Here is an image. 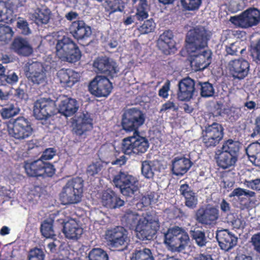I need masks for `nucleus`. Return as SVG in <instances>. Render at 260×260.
Segmentation results:
<instances>
[{
    "label": "nucleus",
    "instance_id": "nucleus-1",
    "mask_svg": "<svg viewBox=\"0 0 260 260\" xmlns=\"http://www.w3.org/2000/svg\"><path fill=\"white\" fill-rule=\"evenodd\" d=\"M240 144L231 139L222 144L220 149L215 151V159L218 167L226 170H232L236 165L240 153Z\"/></svg>",
    "mask_w": 260,
    "mask_h": 260
},
{
    "label": "nucleus",
    "instance_id": "nucleus-2",
    "mask_svg": "<svg viewBox=\"0 0 260 260\" xmlns=\"http://www.w3.org/2000/svg\"><path fill=\"white\" fill-rule=\"evenodd\" d=\"M84 180L76 177L69 180L62 187L59 199L63 205L77 204L81 201L83 193Z\"/></svg>",
    "mask_w": 260,
    "mask_h": 260
},
{
    "label": "nucleus",
    "instance_id": "nucleus-3",
    "mask_svg": "<svg viewBox=\"0 0 260 260\" xmlns=\"http://www.w3.org/2000/svg\"><path fill=\"white\" fill-rule=\"evenodd\" d=\"M56 54L62 60L70 63L79 61L81 52L77 45L70 38L64 36L56 45Z\"/></svg>",
    "mask_w": 260,
    "mask_h": 260
},
{
    "label": "nucleus",
    "instance_id": "nucleus-4",
    "mask_svg": "<svg viewBox=\"0 0 260 260\" xmlns=\"http://www.w3.org/2000/svg\"><path fill=\"white\" fill-rule=\"evenodd\" d=\"M210 39L209 32L204 27H196L187 33L185 42L188 52L194 53L208 46Z\"/></svg>",
    "mask_w": 260,
    "mask_h": 260
},
{
    "label": "nucleus",
    "instance_id": "nucleus-5",
    "mask_svg": "<svg viewBox=\"0 0 260 260\" xmlns=\"http://www.w3.org/2000/svg\"><path fill=\"white\" fill-rule=\"evenodd\" d=\"M188 234L182 228L175 226L169 229L165 234L164 242L173 252L183 251L189 241Z\"/></svg>",
    "mask_w": 260,
    "mask_h": 260
},
{
    "label": "nucleus",
    "instance_id": "nucleus-6",
    "mask_svg": "<svg viewBox=\"0 0 260 260\" xmlns=\"http://www.w3.org/2000/svg\"><path fill=\"white\" fill-rule=\"evenodd\" d=\"M24 168L28 176L36 178L52 177L56 172L52 164L42 161L40 158L30 162L25 161Z\"/></svg>",
    "mask_w": 260,
    "mask_h": 260
},
{
    "label": "nucleus",
    "instance_id": "nucleus-7",
    "mask_svg": "<svg viewBox=\"0 0 260 260\" xmlns=\"http://www.w3.org/2000/svg\"><path fill=\"white\" fill-rule=\"evenodd\" d=\"M145 116L142 111L135 108L127 110L122 116L121 126L126 132L138 134V129L145 122Z\"/></svg>",
    "mask_w": 260,
    "mask_h": 260
},
{
    "label": "nucleus",
    "instance_id": "nucleus-8",
    "mask_svg": "<svg viewBox=\"0 0 260 260\" xmlns=\"http://www.w3.org/2000/svg\"><path fill=\"white\" fill-rule=\"evenodd\" d=\"M230 21L237 27L251 28L260 23V10L255 8H249L238 15L231 16Z\"/></svg>",
    "mask_w": 260,
    "mask_h": 260
},
{
    "label": "nucleus",
    "instance_id": "nucleus-9",
    "mask_svg": "<svg viewBox=\"0 0 260 260\" xmlns=\"http://www.w3.org/2000/svg\"><path fill=\"white\" fill-rule=\"evenodd\" d=\"M113 182L125 196L131 197L138 189L139 181L137 178L124 172L120 171L115 175Z\"/></svg>",
    "mask_w": 260,
    "mask_h": 260
},
{
    "label": "nucleus",
    "instance_id": "nucleus-10",
    "mask_svg": "<svg viewBox=\"0 0 260 260\" xmlns=\"http://www.w3.org/2000/svg\"><path fill=\"white\" fill-rule=\"evenodd\" d=\"M149 142L145 138L136 136L124 138L122 142L121 150L125 154H141L145 153L149 147Z\"/></svg>",
    "mask_w": 260,
    "mask_h": 260
},
{
    "label": "nucleus",
    "instance_id": "nucleus-11",
    "mask_svg": "<svg viewBox=\"0 0 260 260\" xmlns=\"http://www.w3.org/2000/svg\"><path fill=\"white\" fill-rule=\"evenodd\" d=\"M219 217L218 208L209 205L199 208L194 215V218L198 223L209 228L213 227L217 224Z\"/></svg>",
    "mask_w": 260,
    "mask_h": 260
},
{
    "label": "nucleus",
    "instance_id": "nucleus-12",
    "mask_svg": "<svg viewBox=\"0 0 260 260\" xmlns=\"http://www.w3.org/2000/svg\"><path fill=\"white\" fill-rule=\"evenodd\" d=\"M159 228L158 221L147 214L139 219L136 231L139 239L150 240L153 238Z\"/></svg>",
    "mask_w": 260,
    "mask_h": 260
},
{
    "label": "nucleus",
    "instance_id": "nucleus-13",
    "mask_svg": "<svg viewBox=\"0 0 260 260\" xmlns=\"http://www.w3.org/2000/svg\"><path fill=\"white\" fill-rule=\"evenodd\" d=\"M33 131L30 121L23 116H19L13 121L12 127L9 129V134L14 139L21 141L30 137Z\"/></svg>",
    "mask_w": 260,
    "mask_h": 260
},
{
    "label": "nucleus",
    "instance_id": "nucleus-14",
    "mask_svg": "<svg viewBox=\"0 0 260 260\" xmlns=\"http://www.w3.org/2000/svg\"><path fill=\"white\" fill-rule=\"evenodd\" d=\"M55 102L50 99L41 98L35 103L34 114L39 120L46 119L57 112Z\"/></svg>",
    "mask_w": 260,
    "mask_h": 260
},
{
    "label": "nucleus",
    "instance_id": "nucleus-15",
    "mask_svg": "<svg viewBox=\"0 0 260 260\" xmlns=\"http://www.w3.org/2000/svg\"><path fill=\"white\" fill-rule=\"evenodd\" d=\"M112 89L110 80L105 77L97 76L90 83L88 90L92 95L96 97H107Z\"/></svg>",
    "mask_w": 260,
    "mask_h": 260
},
{
    "label": "nucleus",
    "instance_id": "nucleus-16",
    "mask_svg": "<svg viewBox=\"0 0 260 260\" xmlns=\"http://www.w3.org/2000/svg\"><path fill=\"white\" fill-rule=\"evenodd\" d=\"M126 231L123 227L117 226L107 230L105 239L112 247L118 248L126 246L127 238Z\"/></svg>",
    "mask_w": 260,
    "mask_h": 260
},
{
    "label": "nucleus",
    "instance_id": "nucleus-17",
    "mask_svg": "<svg viewBox=\"0 0 260 260\" xmlns=\"http://www.w3.org/2000/svg\"><path fill=\"white\" fill-rule=\"evenodd\" d=\"M250 65L248 61L242 58L233 59L228 63L230 74L234 79L242 80L245 78L249 71Z\"/></svg>",
    "mask_w": 260,
    "mask_h": 260
},
{
    "label": "nucleus",
    "instance_id": "nucleus-18",
    "mask_svg": "<svg viewBox=\"0 0 260 260\" xmlns=\"http://www.w3.org/2000/svg\"><path fill=\"white\" fill-rule=\"evenodd\" d=\"M177 98L180 101H188L195 91V81L189 77L181 79L178 84Z\"/></svg>",
    "mask_w": 260,
    "mask_h": 260
},
{
    "label": "nucleus",
    "instance_id": "nucleus-19",
    "mask_svg": "<svg viewBox=\"0 0 260 260\" xmlns=\"http://www.w3.org/2000/svg\"><path fill=\"white\" fill-rule=\"evenodd\" d=\"M173 32L170 30L165 31L160 35L157 42L158 49L166 55L174 53L176 50Z\"/></svg>",
    "mask_w": 260,
    "mask_h": 260
},
{
    "label": "nucleus",
    "instance_id": "nucleus-20",
    "mask_svg": "<svg viewBox=\"0 0 260 260\" xmlns=\"http://www.w3.org/2000/svg\"><path fill=\"white\" fill-rule=\"evenodd\" d=\"M70 32L77 40H86L92 33L91 27L83 20H76L72 22L69 27Z\"/></svg>",
    "mask_w": 260,
    "mask_h": 260
},
{
    "label": "nucleus",
    "instance_id": "nucleus-21",
    "mask_svg": "<svg viewBox=\"0 0 260 260\" xmlns=\"http://www.w3.org/2000/svg\"><path fill=\"white\" fill-rule=\"evenodd\" d=\"M26 76L34 84H41L46 82L45 70L40 62H35L31 63L28 68Z\"/></svg>",
    "mask_w": 260,
    "mask_h": 260
},
{
    "label": "nucleus",
    "instance_id": "nucleus-22",
    "mask_svg": "<svg viewBox=\"0 0 260 260\" xmlns=\"http://www.w3.org/2000/svg\"><path fill=\"white\" fill-rule=\"evenodd\" d=\"M93 66L98 73L108 75H112L116 73V62L106 56L96 58L93 62Z\"/></svg>",
    "mask_w": 260,
    "mask_h": 260
},
{
    "label": "nucleus",
    "instance_id": "nucleus-23",
    "mask_svg": "<svg viewBox=\"0 0 260 260\" xmlns=\"http://www.w3.org/2000/svg\"><path fill=\"white\" fill-rule=\"evenodd\" d=\"M216 237L220 248L225 251L232 249L237 244V237L228 230L218 231Z\"/></svg>",
    "mask_w": 260,
    "mask_h": 260
},
{
    "label": "nucleus",
    "instance_id": "nucleus-24",
    "mask_svg": "<svg viewBox=\"0 0 260 260\" xmlns=\"http://www.w3.org/2000/svg\"><path fill=\"white\" fill-rule=\"evenodd\" d=\"M93 128V119L88 112L83 113L79 116L75 121L73 128L75 134L81 136L86 132Z\"/></svg>",
    "mask_w": 260,
    "mask_h": 260
},
{
    "label": "nucleus",
    "instance_id": "nucleus-25",
    "mask_svg": "<svg viewBox=\"0 0 260 260\" xmlns=\"http://www.w3.org/2000/svg\"><path fill=\"white\" fill-rule=\"evenodd\" d=\"M78 108V104L75 99L63 96L58 105L57 111L62 115L70 117L76 113Z\"/></svg>",
    "mask_w": 260,
    "mask_h": 260
},
{
    "label": "nucleus",
    "instance_id": "nucleus-26",
    "mask_svg": "<svg viewBox=\"0 0 260 260\" xmlns=\"http://www.w3.org/2000/svg\"><path fill=\"white\" fill-rule=\"evenodd\" d=\"M180 194L184 198L185 205L190 209L197 208L198 204V196L188 184H181L179 188Z\"/></svg>",
    "mask_w": 260,
    "mask_h": 260
},
{
    "label": "nucleus",
    "instance_id": "nucleus-27",
    "mask_svg": "<svg viewBox=\"0 0 260 260\" xmlns=\"http://www.w3.org/2000/svg\"><path fill=\"white\" fill-rule=\"evenodd\" d=\"M57 76L61 86L64 87H71L79 79L78 73L70 69L60 70Z\"/></svg>",
    "mask_w": 260,
    "mask_h": 260
},
{
    "label": "nucleus",
    "instance_id": "nucleus-28",
    "mask_svg": "<svg viewBox=\"0 0 260 260\" xmlns=\"http://www.w3.org/2000/svg\"><path fill=\"white\" fill-rule=\"evenodd\" d=\"M192 162L189 158L184 157H176L172 163L171 170L176 176H183L190 168Z\"/></svg>",
    "mask_w": 260,
    "mask_h": 260
},
{
    "label": "nucleus",
    "instance_id": "nucleus-29",
    "mask_svg": "<svg viewBox=\"0 0 260 260\" xmlns=\"http://www.w3.org/2000/svg\"><path fill=\"white\" fill-rule=\"evenodd\" d=\"M10 48L19 55L28 56L32 52V48L24 39L18 37L14 39Z\"/></svg>",
    "mask_w": 260,
    "mask_h": 260
},
{
    "label": "nucleus",
    "instance_id": "nucleus-30",
    "mask_svg": "<svg viewBox=\"0 0 260 260\" xmlns=\"http://www.w3.org/2000/svg\"><path fill=\"white\" fill-rule=\"evenodd\" d=\"M102 203L107 208L115 209L122 206L124 205V201L120 199L113 191L110 190L103 192Z\"/></svg>",
    "mask_w": 260,
    "mask_h": 260
},
{
    "label": "nucleus",
    "instance_id": "nucleus-31",
    "mask_svg": "<svg viewBox=\"0 0 260 260\" xmlns=\"http://www.w3.org/2000/svg\"><path fill=\"white\" fill-rule=\"evenodd\" d=\"M62 230L66 237L69 239L77 240L83 233V229L79 227L73 220L66 222Z\"/></svg>",
    "mask_w": 260,
    "mask_h": 260
},
{
    "label": "nucleus",
    "instance_id": "nucleus-32",
    "mask_svg": "<svg viewBox=\"0 0 260 260\" xmlns=\"http://www.w3.org/2000/svg\"><path fill=\"white\" fill-rule=\"evenodd\" d=\"M211 52L204 50L202 53L195 55L192 61L196 70H203L207 68L211 62Z\"/></svg>",
    "mask_w": 260,
    "mask_h": 260
},
{
    "label": "nucleus",
    "instance_id": "nucleus-33",
    "mask_svg": "<svg viewBox=\"0 0 260 260\" xmlns=\"http://www.w3.org/2000/svg\"><path fill=\"white\" fill-rule=\"evenodd\" d=\"M51 15L50 9L45 6L37 8L31 16V19L38 25L48 23Z\"/></svg>",
    "mask_w": 260,
    "mask_h": 260
},
{
    "label": "nucleus",
    "instance_id": "nucleus-34",
    "mask_svg": "<svg viewBox=\"0 0 260 260\" xmlns=\"http://www.w3.org/2000/svg\"><path fill=\"white\" fill-rule=\"evenodd\" d=\"M224 128L221 124L217 122H213L211 124H208L205 126L203 129L202 134L215 138L217 140L221 141L224 136Z\"/></svg>",
    "mask_w": 260,
    "mask_h": 260
},
{
    "label": "nucleus",
    "instance_id": "nucleus-35",
    "mask_svg": "<svg viewBox=\"0 0 260 260\" xmlns=\"http://www.w3.org/2000/svg\"><path fill=\"white\" fill-rule=\"evenodd\" d=\"M140 215L135 212L131 210L126 211L121 218V222L125 226L130 230H136L139 219Z\"/></svg>",
    "mask_w": 260,
    "mask_h": 260
},
{
    "label": "nucleus",
    "instance_id": "nucleus-36",
    "mask_svg": "<svg viewBox=\"0 0 260 260\" xmlns=\"http://www.w3.org/2000/svg\"><path fill=\"white\" fill-rule=\"evenodd\" d=\"M133 7L136 10V17L139 21H142L148 17V8L147 0H132Z\"/></svg>",
    "mask_w": 260,
    "mask_h": 260
},
{
    "label": "nucleus",
    "instance_id": "nucleus-37",
    "mask_svg": "<svg viewBox=\"0 0 260 260\" xmlns=\"http://www.w3.org/2000/svg\"><path fill=\"white\" fill-rule=\"evenodd\" d=\"M246 153L250 161L255 166L260 167V143H252L246 149Z\"/></svg>",
    "mask_w": 260,
    "mask_h": 260
},
{
    "label": "nucleus",
    "instance_id": "nucleus-38",
    "mask_svg": "<svg viewBox=\"0 0 260 260\" xmlns=\"http://www.w3.org/2000/svg\"><path fill=\"white\" fill-rule=\"evenodd\" d=\"M164 216L166 218L168 221L187 217L183 210L176 206H172L166 209L164 211Z\"/></svg>",
    "mask_w": 260,
    "mask_h": 260
},
{
    "label": "nucleus",
    "instance_id": "nucleus-39",
    "mask_svg": "<svg viewBox=\"0 0 260 260\" xmlns=\"http://www.w3.org/2000/svg\"><path fill=\"white\" fill-rule=\"evenodd\" d=\"M41 233L44 237L54 239L56 234L53 230V220H45L41 224L40 227Z\"/></svg>",
    "mask_w": 260,
    "mask_h": 260
},
{
    "label": "nucleus",
    "instance_id": "nucleus-40",
    "mask_svg": "<svg viewBox=\"0 0 260 260\" xmlns=\"http://www.w3.org/2000/svg\"><path fill=\"white\" fill-rule=\"evenodd\" d=\"M13 11L6 3L0 1V21L8 23L13 20Z\"/></svg>",
    "mask_w": 260,
    "mask_h": 260
},
{
    "label": "nucleus",
    "instance_id": "nucleus-41",
    "mask_svg": "<svg viewBox=\"0 0 260 260\" xmlns=\"http://www.w3.org/2000/svg\"><path fill=\"white\" fill-rule=\"evenodd\" d=\"M105 10L109 14L116 12H122L125 8L124 3L122 0H107Z\"/></svg>",
    "mask_w": 260,
    "mask_h": 260
},
{
    "label": "nucleus",
    "instance_id": "nucleus-42",
    "mask_svg": "<svg viewBox=\"0 0 260 260\" xmlns=\"http://www.w3.org/2000/svg\"><path fill=\"white\" fill-rule=\"evenodd\" d=\"M20 112V109L16 104H9L6 105L0 111L1 115L4 119L13 117Z\"/></svg>",
    "mask_w": 260,
    "mask_h": 260
},
{
    "label": "nucleus",
    "instance_id": "nucleus-43",
    "mask_svg": "<svg viewBox=\"0 0 260 260\" xmlns=\"http://www.w3.org/2000/svg\"><path fill=\"white\" fill-rule=\"evenodd\" d=\"M131 260H154L151 250L149 248L136 250L133 253Z\"/></svg>",
    "mask_w": 260,
    "mask_h": 260
},
{
    "label": "nucleus",
    "instance_id": "nucleus-44",
    "mask_svg": "<svg viewBox=\"0 0 260 260\" xmlns=\"http://www.w3.org/2000/svg\"><path fill=\"white\" fill-rule=\"evenodd\" d=\"M190 235L192 240L200 247L205 246L208 242L205 233L203 231L194 230L190 231Z\"/></svg>",
    "mask_w": 260,
    "mask_h": 260
},
{
    "label": "nucleus",
    "instance_id": "nucleus-45",
    "mask_svg": "<svg viewBox=\"0 0 260 260\" xmlns=\"http://www.w3.org/2000/svg\"><path fill=\"white\" fill-rule=\"evenodd\" d=\"M89 260H109V256L105 250L101 248H93L88 253Z\"/></svg>",
    "mask_w": 260,
    "mask_h": 260
},
{
    "label": "nucleus",
    "instance_id": "nucleus-46",
    "mask_svg": "<svg viewBox=\"0 0 260 260\" xmlns=\"http://www.w3.org/2000/svg\"><path fill=\"white\" fill-rule=\"evenodd\" d=\"M13 31L11 27L0 24V41L8 43L13 37Z\"/></svg>",
    "mask_w": 260,
    "mask_h": 260
},
{
    "label": "nucleus",
    "instance_id": "nucleus-47",
    "mask_svg": "<svg viewBox=\"0 0 260 260\" xmlns=\"http://www.w3.org/2000/svg\"><path fill=\"white\" fill-rule=\"evenodd\" d=\"M197 86H200V94L202 97H211L214 95L215 92L214 87L209 82H199Z\"/></svg>",
    "mask_w": 260,
    "mask_h": 260
},
{
    "label": "nucleus",
    "instance_id": "nucleus-48",
    "mask_svg": "<svg viewBox=\"0 0 260 260\" xmlns=\"http://www.w3.org/2000/svg\"><path fill=\"white\" fill-rule=\"evenodd\" d=\"M249 51L253 61L260 64V38L255 43L251 44Z\"/></svg>",
    "mask_w": 260,
    "mask_h": 260
},
{
    "label": "nucleus",
    "instance_id": "nucleus-49",
    "mask_svg": "<svg viewBox=\"0 0 260 260\" xmlns=\"http://www.w3.org/2000/svg\"><path fill=\"white\" fill-rule=\"evenodd\" d=\"M182 7L187 11H195L199 9L202 0H180Z\"/></svg>",
    "mask_w": 260,
    "mask_h": 260
},
{
    "label": "nucleus",
    "instance_id": "nucleus-50",
    "mask_svg": "<svg viewBox=\"0 0 260 260\" xmlns=\"http://www.w3.org/2000/svg\"><path fill=\"white\" fill-rule=\"evenodd\" d=\"M4 82L5 86L9 84L13 85L16 84L19 80L18 76L17 73L12 70H9L3 76Z\"/></svg>",
    "mask_w": 260,
    "mask_h": 260
},
{
    "label": "nucleus",
    "instance_id": "nucleus-51",
    "mask_svg": "<svg viewBox=\"0 0 260 260\" xmlns=\"http://www.w3.org/2000/svg\"><path fill=\"white\" fill-rule=\"evenodd\" d=\"M155 28V23L151 18L145 21L139 28V30L142 34H146L154 31Z\"/></svg>",
    "mask_w": 260,
    "mask_h": 260
},
{
    "label": "nucleus",
    "instance_id": "nucleus-52",
    "mask_svg": "<svg viewBox=\"0 0 260 260\" xmlns=\"http://www.w3.org/2000/svg\"><path fill=\"white\" fill-rule=\"evenodd\" d=\"M150 161L145 160L142 162L141 172L142 174L147 179L153 178L154 173L152 171Z\"/></svg>",
    "mask_w": 260,
    "mask_h": 260
},
{
    "label": "nucleus",
    "instance_id": "nucleus-53",
    "mask_svg": "<svg viewBox=\"0 0 260 260\" xmlns=\"http://www.w3.org/2000/svg\"><path fill=\"white\" fill-rule=\"evenodd\" d=\"M45 254L43 250L38 248L31 249L28 255V260H44Z\"/></svg>",
    "mask_w": 260,
    "mask_h": 260
},
{
    "label": "nucleus",
    "instance_id": "nucleus-54",
    "mask_svg": "<svg viewBox=\"0 0 260 260\" xmlns=\"http://www.w3.org/2000/svg\"><path fill=\"white\" fill-rule=\"evenodd\" d=\"M202 142L206 148H212L216 146L220 141L217 140L215 138L202 134Z\"/></svg>",
    "mask_w": 260,
    "mask_h": 260
},
{
    "label": "nucleus",
    "instance_id": "nucleus-55",
    "mask_svg": "<svg viewBox=\"0 0 260 260\" xmlns=\"http://www.w3.org/2000/svg\"><path fill=\"white\" fill-rule=\"evenodd\" d=\"M56 154V150L53 148H49L46 149L43 152L40 159L42 161L48 160L51 159Z\"/></svg>",
    "mask_w": 260,
    "mask_h": 260
},
{
    "label": "nucleus",
    "instance_id": "nucleus-56",
    "mask_svg": "<svg viewBox=\"0 0 260 260\" xmlns=\"http://www.w3.org/2000/svg\"><path fill=\"white\" fill-rule=\"evenodd\" d=\"M17 27L21 30V33L24 35L30 33V30L28 27V24L26 20H19L17 22Z\"/></svg>",
    "mask_w": 260,
    "mask_h": 260
},
{
    "label": "nucleus",
    "instance_id": "nucleus-57",
    "mask_svg": "<svg viewBox=\"0 0 260 260\" xmlns=\"http://www.w3.org/2000/svg\"><path fill=\"white\" fill-rule=\"evenodd\" d=\"M170 89V81L167 80L158 91V95L163 98L167 99L169 96V91Z\"/></svg>",
    "mask_w": 260,
    "mask_h": 260
},
{
    "label": "nucleus",
    "instance_id": "nucleus-58",
    "mask_svg": "<svg viewBox=\"0 0 260 260\" xmlns=\"http://www.w3.org/2000/svg\"><path fill=\"white\" fill-rule=\"evenodd\" d=\"M101 170V166L98 163H92L89 165L87 169V173L93 176Z\"/></svg>",
    "mask_w": 260,
    "mask_h": 260
},
{
    "label": "nucleus",
    "instance_id": "nucleus-59",
    "mask_svg": "<svg viewBox=\"0 0 260 260\" xmlns=\"http://www.w3.org/2000/svg\"><path fill=\"white\" fill-rule=\"evenodd\" d=\"M251 240L254 249L260 253V233L253 235Z\"/></svg>",
    "mask_w": 260,
    "mask_h": 260
},
{
    "label": "nucleus",
    "instance_id": "nucleus-60",
    "mask_svg": "<svg viewBox=\"0 0 260 260\" xmlns=\"http://www.w3.org/2000/svg\"><path fill=\"white\" fill-rule=\"evenodd\" d=\"M246 183L248 188L256 191L260 190V178L247 181Z\"/></svg>",
    "mask_w": 260,
    "mask_h": 260
},
{
    "label": "nucleus",
    "instance_id": "nucleus-61",
    "mask_svg": "<svg viewBox=\"0 0 260 260\" xmlns=\"http://www.w3.org/2000/svg\"><path fill=\"white\" fill-rule=\"evenodd\" d=\"M172 109L173 111H176L177 110V107L173 102L168 101L162 105L160 112H165Z\"/></svg>",
    "mask_w": 260,
    "mask_h": 260
},
{
    "label": "nucleus",
    "instance_id": "nucleus-62",
    "mask_svg": "<svg viewBox=\"0 0 260 260\" xmlns=\"http://www.w3.org/2000/svg\"><path fill=\"white\" fill-rule=\"evenodd\" d=\"M220 208L221 212L225 214H228L231 210L230 204L224 199H223L220 203Z\"/></svg>",
    "mask_w": 260,
    "mask_h": 260
},
{
    "label": "nucleus",
    "instance_id": "nucleus-63",
    "mask_svg": "<svg viewBox=\"0 0 260 260\" xmlns=\"http://www.w3.org/2000/svg\"><path fill=\"white\" fill-rule=\"evenodd\" d=\"M27 94L24 89L20 88H17L15 90L14 96L19 100H23L27 98Z\"/></svg>",
    "mask_w": 260,
    "mask_h": 260
},
{
    "label": "nucleus",
    "instance_id": "nucleus-64",
    "mask_svg": "<svg viewBox=\"0 0 260 260\" xmlns=\"http://www.w3.org/2000/svg\"><path fill=\"white\" fill-rule=\"evenodd\" d=\"M255 129L253 130V133L251 134L252 138L255 137L256 135H260V114L255 119Z\"/></svg>",
    "mask_w": 260,
    "mask_h": 260
}]
</instances>
